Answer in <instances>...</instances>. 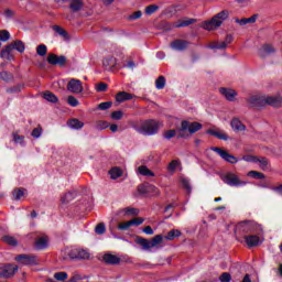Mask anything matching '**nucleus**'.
<instances>
[{"label": "nucleus", "mask_w": 282, "mask_h": 282, "mask_svg": "<svg viewBox=\"0 0 282 282\" xmlns=\"http://www.w3.org/2000/svg\"><path fill=\"white\" fill-rule=\"evenodd\" d=\"M249 105L251 107H265V105H270L271 107L281 106V97L279 96H252L248 99Z\"/></svg>", "instance_id": "f257e3e1"}, {"label": "nucleus", "mask_w": 282, "mask_h": 282, "mask_svg": "<svg viewBox=\"0 0 282 282\" xmlns=\"http://www.w3.org/2000/svg\"><path fill=\"white\" fill-rule=\"evenodd\" d=\"M235 232H239V235H261L263 232V226L254 220H243L236 226Z\"/></svg>", "instance_id": "f03ea898"}, {"label": "nucleus", "mask_w": 282, "mask_h": 282, "mask_svg": "<svg viewBox=\"0 0 282 282\" xmlns=\"http://www.w3.org/2000/svg\"><path fill=\"white\" fill-rule=\"evenodd\" d=\"M228 17H230V11L223 10L215 14L210 20L203 22V28L208 32H213V30L221 28V25H224V21H226Z\"/></svg>", "instance_id": "7ed1b4c3"}, {"label": "nucleus", "mask_w": 282, "mask_h": 282, "mask_svg": "<svg viewBox=\"0 0 282 282\" xmlns=\"http://www.w3.org/2000/svg\"><path fill=\"white\" fill-rule=\"evenodd\" d=\"M135 243H138V246H141L143 250H153V248L160 249L162 248V243H164V237L162 235H156L151 240L142 237H137Z\"/></svg>", "instance_id": "20e7f679"}, {"label": "nucleus", "mask_w": 282, "mask_h": 282, "mask_svg": "<svg viewBox=\"0 0 282 282\" xmlns=\"http://www.w3.org/2000/svg\"><path fill=\"white\" fill-rule=\"evenodd\" d=\"M164 124L161 121L149 119L142 122L141 127L138 129V133L143 135H155Z\"/></svg>", "instance_id": "39448f33"}, {"label": "nucleus", "mask_w": 282, "mask_h": 282, "mask_svg": "<svg viewBox=\"0 0 282 282\" xmlns=\"http://www.w3.org/2000/svg\"><path fill=\"white\" fill-rule=\"evenodd\" d=\"M202 129V123L194 121V122H188L186 120L182 121L181 128L178 130V138H185L186 131H188L191 134L197 133Z\"/></svg>", "instance_id": "423d86ee"}, {"label": "nucleus", "mask_w": 282, "mask_h": 282, "mask_svg": "<svg viewBox=\"0 0 282 282\" xmlns=\"http://www.w3.org/2000/svg\"><path fill=\"white\" fill-rule=\"evenodd\" d=\"M220 180H223L224 183L228 186H246V184H248V182L241 181V178H239L237 174L232 172L224 174L223 176H220Z\"/></svg>", "instance_id": "0eeeda50"}, {"label": "nucleus", "mask_w": 282, "mask_h": 282, "mask_svg": "<svg viewBox=\"0 0 282 282\" xmlns=\"http://www.w3.org/2000/svg\"><path fill=\"white\" fill-rule=\"evenodd\" d=\"M212 150L214 151V153H217L221 158V160L228 162L229 164H237V162H239V159L221 148L213 147Z\"/></svg>", "instance_id": "6e6552de"}, {"label": "nucleus", "mask_w": 282, "mask_h": 282, "mask_svg": "<svg viewBox=\"0 0 282 282\" xmlns=\"http://www.w3.org/2000/svg\"><path fill=\"white\" fill-rule=\"evenodd\" d=\"M15 261L21 265H39V259L34 254H18Z\"/></svg>", "instance_id": "1a4fd4ad"}, {"label": "nucleus", "mask_w": 282, "mask_h": 282, "mask_svg": "<svg viewBox=\"0 0 282 282\" xmlns=\"http://www.w3.org/2000/svg\"><path fill=\"white\" fill-rule=\"evenodd\" d=\"M19 270L18 265L14 264H6L3 267H0V278L1 279H10L17 274Z\"/></svg>", "instance_id": "9d476101"}, {"label": "nucleus", "mask_w": 282, "mask_h": 282, "mask_svg": "<svg viewBox=\"0 0 282 282\" xmlns=\"http://www.w3.org/2000/svg\"><path fill=\"white\" fill-rule=\"evenodd\" d=\"M47 63L50 65H59V67H65L67 65V57L65 55H56L54 53L48 54Z\"/></svg>", "instance_id": "9b49d317"}, {"label": "nucleus", "mask_w": 282, "mask_h": 282, "mask_svg": "<svg viewBox=\"0 0 282 282\" xmlns=\"http://www.w3.org/2000/svg\"><path fill=\"white\" fill-rule=\"evenodd\" d=\"M68 257L70 259H89L91 256L88 250L75 248L68 252Z\"/></svg>", "instance_id": "f8f14e48"}, {"label": "nucleus", "mask_w": 282, "mask_h": 282, "mask_svg": "<svg viewBox=\"0 0 282 282\" xmlns=\"http://www.w3.org/2000/svg\"><path fill=\"white\" fill-rule=\"evenodd\" d=\"M219 93L229 102H235V100H237L238 93H237V90H235L232 88H225V87H223V88H219Z\"/></svg>", "instance_id": "ddd939ff"}, {"label": "nucleus", "mask_w": 282, "mask_h": 282, "mask_svg": "<svg viewBox=\"0 0 282 282\" xmlns=\"http://www.w3.org/2000/svg\"><path fill=\"white\" fill-rule=\"evenodd\" d=\"M68 91L72 94H82L83 83L79 79H70L67 85Z\"/></svg>", "instance_id": "4468645a"}, {"label": "nucleus", "mask_w": 282, "mask_h": 282, "mask_svg": "<svg viewBox=\"0 0 282 282\" xmlns=\"http://www.w3.org/2000/svg\"><path fill=\"white\" fill-rule=\"evenodd\" d=\"M274 52H276V50L272 44H264L259 48L258 56H260V58H265V56H270V54H274Z\"/></svg>", "instance_id": "2eb2a0df"}, {"label": "nucleus", "mask_w": 282, "mask_h": 282, "mask_svg": "<svg viewBox=\"0 0 282 282\" xmlns=\"http://www.w3.org/2000/svg\"><path fill=\"white\" fill-rule=\"evenodd\" d=\"M189 43L186 40H175L170 44L172 50H176L177 52H184L188 47Z\"/></svg>", "instance_id": "dca6fc26"}, {"label": "nucleus", "mask_w": 282, "mask_h": 282, "mask_svg": "<svg viewBox=\"0 0 282 282\" xmlns=\"http://www.w3.org/2000/svg\"><path fill=\"white\" fill-rule=\"evenodd\" d=\"M245 242L248 248H257L261 243V238L257 235L245 236Z\"/></svg>", "instance_id": "f3484780"}, {"label": "nucleus", "mask_w": 282, "mask_h": 282, "mask_svg": "<svg viewBox=\"0 0 282 282\" xmlns=\"http://www.w3.org/2000/svg\"><path fill=\"white\" fill-rule=\"evenodd\" d=\"M232 43V35H227L224 42H218L210 46L212 50H226Z\"/></svg>", "instance_id": "a211bd4d"}, {"label": "nucleus", "mask_w": 282, "mask_h": 282, "mask_svg": "<svg viewBox=\"0 0 282 282\" xmlns=\"http://www.w3.org/2000/svg\"><path fill=\"white\" fill-rule=\"evenodd\" d=\"M47 236H42L35 240L34 248H36V250H45V248H47Z\"/></svg>", "instance_id": "6ab92c4d"}, {"label": "nucleus", "mask_w": 282, "mask_h": 282, "mask_svg": "<svg viewBox=\"0 0 282 282\" xmlns=\"http://www.w3.org/2000/svg\"><path fill=\"white\" fill-rule=\"evenodd\" d=\"M207 133L214 138H217L218 140H228V134L221 130L209 129L207 130Z\"/></svg>", "instance_id": "aec40b11"}, {"label": "nucleus", "mask_w": 282, "mask_h": 282, "mask_svg": "<svg viewBox=\"0 0 282 282\" xmlns=\"http://www.w3.org/2000/svg\"><path fill=\"white\" fill-rule=\"evenodd\" d=\"M133 98H134V96L130 93H127V91H119L116 95L117 102H124L127 100H133Z\"/></svg>", "instance_id": "412c9836"}, {"label": "nucleus", "mask_w": 282, "mask_h": 282, "mask_svg": "<svg viewBox=\"0 0 282 282\" xmlns=\"http://www.w3.org/2000/svg\"><path fill=\"white\" fill-rule=\"evenodd\" d=\"M12 46L11 44L4 46V48H2V51L0 52V58H7V61H12V58H14V56H12Z\"/></svg>", "instance_id": "4be33fe9"}, {"label": "nucleus", "mask_w": 282, "mask_h": 282, "mask_svg": "<svg viewBox=\"0 0 282 282\" xmlns=\"http://www.w3.org/2000/svg\"><path fill=\"white\" fill-rule=\"evenodd\" d=\"M104 261L105 263H108L110 265H118V263H120V259L118 258V256L111 253H106L104 256Z\"/></svg>", "instance_id": "5701e85b"}, {"label": "nucleus", "mask_w": 282, "mask_h": 282, "mask_svg": "<svg viewBox=\"0 0 282 282\" xmlns=\"http://www.w3.org/2000/svg\"><path fill=\"white\" fill-rule=\"evenodd\" d=\"M84 6L85 3L83 2V0H70V3H69V8L72 12H80Z\"/></svg>", "instance_id": "b1692460"}, {"label": "nucleus", "mask_w": 282, "mask_h": 282, "mask_svg": "<svg viewBox=\"0 0 282 282\" xmlns=\"http://www.w3.org/2000/svg\"><path fill=\"white\" fill-rule=\"evenodd\" d=\"M52 29L54 30V32L56 34H58L59 36H62V39H64V41H69V33H67L65 31V29H63V26L59 25H53Z\"/></svg>", "instance_id": "393cba45"}, {"label": "nucleus", "mask_w": 282, "mask_h": 282, "mask_svg": "<svg viewBox=\"0 0 282 282\" xmlns=\"http://www.w3.org/2000/svg\"><path fill=\"white\" fill-rule=\"evenodd\" d=\"M230 124L234 131H246V126L241 123L239 118H234Z\"/></svg>", "instance_id": "a878e982"}, {"label": "nucleus", "mask_w": 282, "mask_h": 282, "mask_svg": "<svg viewBox=\"0 0 282 282\" xmlns=\"http://www.w3.org/2000/svg\"><path fill=\"white\" fill-rule=\"evenodd\" d=\"M102 65L106 67V69H113V67L118 65V62L116 57H106L102 62Z\"/></svg>", "instance_id": "bb28decb"}, {"label": "nucleus", "mask_w": 282, "mask_h": 282, "mask_svg": "<svg viewBox=\"0 0 282 282\" xmlns=\"http://www.w3.org/2000/svg\"><path fill=\"white\" fill-rule=\"evenodd\" d=\"M193 23H197V20L186 18L175 23L174 28H188V25H193Z\"/></svg>", "instance_id": "cd10ccee"}, {"label": "nucleus", "mask_w": 282, "mask_h": 282, "mask_svg": "<svg viewBox=\"0 0 282 282\" xmlns=\"http://www.w3.org/2000/svg\"><path fill=\"white\" fill-rule=\"evenodd\" d=\"M12 50H17V52H20V54H23L25 52V44L21 40H17L13 43H11Z\"/></svg>", "instance_id": "c85d7f7f"}, {"label": "nucleus", "mask_w": 282, "mask_h": 282, "mask_svg": "<svg viewBox=\"0 0 282 282\" xmlns=\"http://www.w3.org/2000/svg\"><path fill=\"white\" fill-rule=\"evenodd\" d=\"M68 127H70V129H83L85 123L78 119H70L68 121Z\"/></svg>", "instance_id": "c756f323"}, {"label": "nucleus", "mask_w": 282, "mask_h": 282, "mask_svg": "<svg viewBox=\"0 0 282 282\" xmlns=\"http://www.w3.org/2000/svg\"><path fill=\"white\" fill-rule=\"evenodd\" d=\"M43 99L47 100V102H53V104L58 102V97H56V95H54V93L52 91H45L43 94Z\"/></svg>", "instance_id": "7c9ffc66"}, {"label": "nucleus", "mask_w": 282, "mask_h": 282, "mask_svg": "<svg viewBox=\"0 0 282 282\" xmlns=\"http://www.w3.org/2000/svg\"><path fill=\"white\" fill-rule=\"evenodd\" d=\"M139 173L145 177H155V173H153V171L149 170V167L144 165L139 166Z\"/></svg>", "instance_id": "2f4dec72"}, {"label": "nucleus", "mask_w": 282, "mask_h": 282, "mask_svg": "<svg viewBox=\"0 0 282 282\" xmlns=\"http://www.w3.org/2000/svg\"><path fill=\"white\" fill-rule=\"evenodd\" d=\"M176 237H182V231L177 229H172L167 232V235L165 236V239L167 241H173V239H175Z\"/></svg>", "instance_id": "473e14b6"}, {"label": "nucleus", "mask_w": 282, "mask_h": 282, "mask_svg": "<svg viewBox=\"0 0 282 282\" xmlns=\"http://www.w3.org/2000/svg\"><path fill=\"white\" fill-rule=\"evenodd\" d=\"M75 197H76L75 192H68L61 197V202L62 204H69V202H72V199H74Z\"/></svg>", "instance_id": "72a5a7b5"}, {"label": "nucleus", "mask_w": 282, "mask_h": 282, "mask_svg": "<svg viewBox=\"0 0 282 282\" xmlns=\"http://www.w3.org/2000/svg\"><path fill=\"white\" fill-rule=\"evenodd\" d=\"M12 138L15 144H22V147L25 144V137L20 135L19 132H12Z\"/></svg>", "instance_id": "f704fd0d"}, {"label": "nucleus", "mask_w": 282, "mask_h": 282, "mask_svg": "<svg viewBox=\"0 0 282 282\" xmlns=\"http://www.w3.org/2000/svg\"><path fill=\"white\" fill-rule=\"evenodd\" d=\"M109 175L111 180H118V177H122V170H120L119 167H112L109 171Z\"/></svg>", "instance_id": "c9c22d12"}, {"label": "nucleus", "mask_w": 282, "mask_h": 282, "mask_svg": "<svg viewBox=\"0 0 282 282\" xmlns=\"http://www.w3.org/2000/svg\"><path fill=\"white\" fill-rule=\"evenodd\" d=\"M2 241L4 243H8V246H18L19 245V241H17V238H14L13 236H4L2 237Z\"/></svg>", "instance_id": "e433bc0d"}, {"label": "nucleus", "mask_w": 282, "mask_h": 282, "mask_svg": "<svg viewBox=\"0 0 282 282\" xmlns=\"http://www.w3.org/2000/svg\"><path fill=\"white\" fill-rule=\"evenodd\" d=\"M258 163H260V169L262 171H268L270 169V161L265 158H258Z\"/></svg>", "instance_id": "4c0bfd02"}, {"label": "nucleus", "mask_w": 282, "mask_h": 282, "mask_svg": "<svg viewBox=\"0 0 282 282\" xmlns=\"http://www.w3.org/2000/svg\"><path fill=\"white\" fill-rule=\"evenodd\" d=\"M247 175L253 177V180H265V174L258 171H250Z\"/></svg>", "instance_id": "58836bf2"}, {"label": "nucleus", "mask_w": 282, "mask_h": 282, "mask_svg": "<svg viewBox=\"0 0 282 282\" xmlns=\"http://www.w3.org/2000/svg\"><path fill=\"white\" fill-rule=\"evenodd\" d=\"M21 197H25V188H15L13 191V198L15 199V202H19Z\"/></svg>", "instance_id": "ea45409f"}, {"label": "nucleus", "mask_w": 282, "mask_h": 282, "mask_svg": "<svg viewBox=\"0 0 282 282\" xmlns=\"http://www.w3.org/2000/svg\"><path fill=\"white\" fill-rule=\"evenodd\" d=\"M164 138L165 140H171L172 138H175V135H180V129L178 130H175V129H172V130H167L164 132Z\"/></svg>", "instance_id": "a19ab883"}, {"label": "nucleus", "mask_w": 282, "mask_h": 282, "mask_svg": "<svg viewBox=\"0 0 282 282\" xmlns=\"http://www.w3.org/2000/svg\"><path fill=\"white\" fill-rule=\"evenodd\" d=\"M156 89H164L166 87V78L164 76H159L155 80Z\"/></svg>", "instance_id": "79ce46f5"}, {"label": "nucleus", "mask_w": 282, "mask_h": 282, "mask_svg": "<svg viewBox=\"0 0 282 282\" xmlns=\"http://www.w3.org/2000/svg\"><path fill=\"white\" fill-rule=\"evenodd\" d=\"M0 78L6 83H10V80H12V74L8 70H2L0 72Z\"/></svg>", "instance_id": "37998d69"}, {"label": "nucleus", "mask_w": 282, "mask_h": 282, "mask_svg": "<svg viewBox=\"0 0 282 282\" xmlns=\"http://www.w3.org/2000/svg\"><path fill=\"white\" fill-rule=\"evenodd\" d=\"M108 128H109V122L107 121L95 122V129H97L98 131H102L104 129H108Z\"/></svg>", "instance_id": "c03bdc74"}, {"label": "nucleus", "mask_w": 282, "mask_h": 282, "mask_svg": "<svg viewBox=\"0 0 282 282\" xmlns=\"http://www.w3.org/2000/svg\"><path fill=\"white\" fill-rule=\"evenodd\" d=\"M36 54L39 56H45L47 54V46L45 44H40L36 47Z\"/></svg>", "instance_id": "a18cd8bd"}, {"label": "nucleus", "mask_w": 282, "mask_h": 282, "mask_svg": "<svg viewBox=\"0 0 282 282\" xmlns=\"http://www.w3.org/2000/svg\"><path fill=\"white\" fill-rule=\"evenodd\" d=\"M180 165L181 163L178 160H173L172 162L169 163L167 171H170L171 173H175V169H177V166Z\"/></svg>", "instance_id": "49530a36"}, {"label": "nucleus", "mask_w": 282, "mask_h": 282, "mask_svg": "<svg viewBox=\"0 0 282 282\" xmlns=\"http://www.w3.org/2000/svg\"><path fill=\"white\" fill-rule=\"evenodd\" d=\"M0 41H2L3 43L10 41V32H8L7 30H1L0 31Z\"/></svg>", "instance_id": "de8ad7c7"}, {"label": "nucleus", "mask_w": 282, "mask_h": 282, "mask_svg": "<svg viewBox=\"0 0 282 282\" xmlns=\"http://www.w3.org/2000/svg\"><path fill=\"white\" fill-rule=\"evenodd\" d=\"M54 279L56 281H67V272H56Z\"/></svg>", "instance_id": "09e8293b"}, {"label": "nucleus", "mask_w": 282, "mask_h": 282, "mask_svg": "<svg viewBox=\"0 0 282 282\" xmlns=\"http://www.w3.org/2000/svg\"><path fill=\"white\" fill-rule=\"evenodd\" d=\"M106 231H107V228L105 227L104 223L98 224L95 228V232L97 235H105Z\"/></svg>", "instance_id": "8fccbe9b"}, {"label": "nucleus", "mask_w": 282, "mask_h": 282, "mask_svg": "<svg viewBox=\"0 0 282 282\" xmlns=\"http://www.w3.org/2000/svg\"><path fill=\"white\" fill-rule=\"evenodd\" d=\"M42 133H43V128H41V126H39L37 128L33 129L31 135H32V138L37 139V138H41Z\"/></svg>", "instance_id": "3c124183"}, {"label": "nucleus", "mask_w": 282, "mask_h": 282, "mask_svg": "<svg viewBox=\"0 0 282 282\" xmlns=\"http://www.w3.org/2000/svg\"><path fill=\"white\" fill-rule=\"evenodd\" d=\"M158 10H160V7L155 4L148 6L145 8V14H154V12H158Z\"/></svg>", "instance_id": "603ef678"}, {"label": "nucleus", "mask_w": 282, "mask_h": 282, "mask_svg": "<svg viewBox=\"0 0 282 282\" xmlns=\"http://www.w3.org/2000/svg\"><path fill=\"white\" fill-rule=\"evenodd\" d=\"M112 105H113V102H111V101H104V102L99 104L98 109H100L101 111H106V109H111Z\"/></svg>", "instance_id": "864d4df0"}, {"label": "nucleus", "mask_w": 282, "mask_h": 282, "mask_svg": "<svg viewBox=\"0 0 282 282\" xmlns=\"http://www.w3.org/2000/svg\"><path fill=\"white\" fill-rule=\"evenodd\" d=\"M138 193L139 195H149V185H139Z\"/></svg>", "instance_id": "5fc2aeb1"}, {"label": "nucleus", "mask_w": 282, "mask_h": 282, "mask_svg": "<svg viewBox=\"0 0 282 282\" xmlns=\"http://www.w3.org/2000/svg\"><path fill=\"white\" fill-rule=\"evenodd\" d=\"M232 280V276L230 275V273L228 272H224L220 276H219V281L220 282H230Z\"/></svg>", "instance_id": "6e6d98bb"}, {"label": "nucleus", "mask_w": 282, "mask_h": 282, "mask_svg": "<svg viewBox=\"0 0 282 282\" xmlns=\"http://www.w3.org/2000/svg\"><path fill=\"white\" fill-rule=\"evenodd\" d=\"M148 194L158 196L160 195V189L155 185H149Z\"/></svg>", "instance_id": "4d7b16f0"}, {"label": "nucleus", "mask_w": 282, "mask_h": 282, "mask_svg": "<svg viewBox=\"0 0 282 282\" xmlns=\"http://www.w3.org/2000/svg\"><path fill=\"white\" fill-rule=\"evenodd\" d=\"M131 220L126 221V223H121L118 225V229L119 230H129L131 228Z\"/></svg>", "instance_id": "13d9d810"}, {"label": "nucleus", "mask_w": 282, "mask_h": 282, "mask_svg": "<svg viewBox=\"0 0 282 282\" xmlns=\"http://www.w3.org/2000/svg\"><path fill=\"white\" fill-rule=\"evenodd\" d=\"M181 184L183 186V188H185V191H187V193H191V182H188V180L186 178H182L181 180Z\"/></svg>", "instance_id": "bf43d9fd"}, {"label": "nucleus", "mask_w": 282, "mask_h": 282, "mask_svg": "<svg viewBox=\"0 0 282 282\" xmlns=\"http://www.w3.org/2000/svg\"><path fill=\"white\" fill-rule=\"evenodd\" d=\"M242 160L245 162H253L254 164L259 163V158L252 155H245Z\"/></svg>", "instance_id": "052dcab7"}, {"label": "nucleus", "mask_w": 282, "mask_h": 282, "mask_svg": "<svg viewBox=\"0 0 282 282\" xmlns=\"http://www.w3.org/2000/svg\"><path fill=\"white\" fill-rule=\"evenodd\" d=\"M142 17V11H135L128 17L129 21H135Z\"/></svg>", "instance_id": "680f3d73"}, {"label": "nucleus", "mask_w": 282, "mask_h": 282, "mask_svg": "<svg viewBox=\"0 0 282 282\" xmlns=\"http://www.w3.org/2000/svg\"><path fill=\"white\" fill-rule=\"evenodd\" d=\"M68 105L70 107H78L79 105L78 99H76V97L74 96H68Z\"/></svg>", "instance_id": "e2e57ef3"}, {"label": "nucleus", "mask_w": 282, "mask_h": 282, "mask_svg": "<svg viewBox=\"0 0 282 282\" xmlns=\"http://www.w3.org/2000/svg\"><path fill=\"white\" fill-rule=\"evenodd\" d=\"M122 116L123 113L121 110H117L111 113L112 120H122Z\"/></svg>", "instance_id": "0e129e2a"}, {"label": "nucleus", "mask_w": 282, "mask_h": 282, "mask_svg": "<svg viewBox=\"0 0 282 282\" xmlns=\"http://www.w3.org/2000/svg\"><path fill=\"white\" fill-rule=\"evenodd\" d=\"M131 226H142L144 218H133L130 220Z\"/></svg>", "instance_id": "69168bd1"}, {"label": "nucleus", "mask_w": 282, "mask_h": 282, "mask_svg": "<svg viewBox=\"0 0 282 282\" xmlns=\"http://www.w3.org/2000/svg\"><path fill=\"white\" fill-rule=\"evenodd\" d=\"M107 87H108L107 84H105V83H99V84L96 85V90L99 91V93H101V91H107Z\"/></svg>", "instance_id": "338daca9"}, {"label": "nucleus", "mask_w": 282, "mask_h": 282, "mask_svg": "<svg viewBox=\"0 0 282 282\" xmlns=\"http://www.w3.org/2000/svg\"><path fill=\"white\" fill-rule=\"evenodd\" d=\"M124 213H126V215H134V216H137V215H139L140 210H138L135 208H126Z\"/></svg>", "instance_id": "774afa93"}]
</instances>
